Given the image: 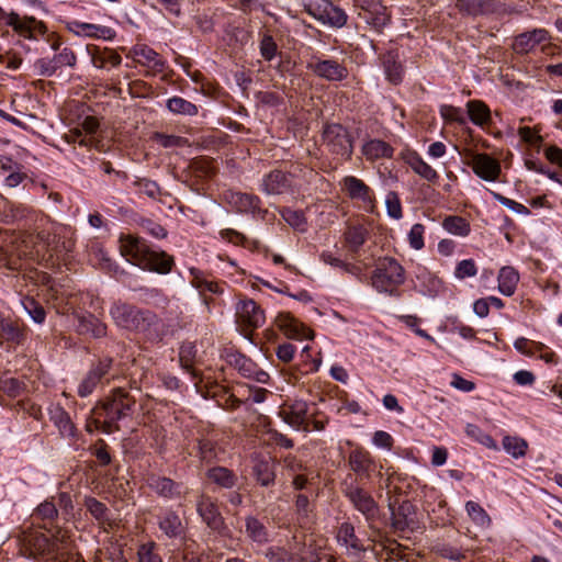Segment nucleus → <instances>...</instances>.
<instances>
[{
    "instance_id": "6e6d98bb",
    "label": "nucleus",
    "mask_w": 562,
    "mask_h": 562,
    "mask_svg": "<svg viewBox=\"0 0 562 562\" xmlns=\"http://www.w3.org/2000/svg\"><path fill=\"white\" fill-rule=\"evenodd\" d=\"M385 205L387 215L394 220H400L403 216L402 204L398 194L395 191H390L385 198Z\"/></svg>"
},
{
    "instance_id": "39448f33",
    "label": "nucleus",
    "mask_w": 562,
    "mask_h": 562,
    "mask_svg": "<svg viewBox=\"0 0 562 562\" xmlns=\"http://www.w3.org/2000/svg\"><path fill=\"white\" fill-rule=\"evenodd\" d=\"M405 282V270L392 257H383L376 261L371 276V284L378 292L398 295V288Z\"/></svg>"
},
{
    "instance_id": "c85d7f7f",
    "label": "nucleus",
    "mask_w": 562,
    "mask_h": 562,
    "mask_svg": "<svg viewBox=\"0 0 562 562\" xmlns=\"http://www.w3.org/2000/svg\"><path fill=\"white\" fill-rule=\"evenodd\" d=\"M348 464L357 476L368 479L373 467V460L367 450L358 448L349 453Z\"/></svg>"
},
{
    "instance_id": "4c0bfd02",
    "label": "nucleus",
    "mask_w": 562,
    "mask_h": 562,
    "mask_svg": "<svg viewBox=\"0 0 562 562\" xmlns=\"http://www.w3.org/2000/svg\"><path fill=\"white\" fill-rule=\"evenodd\" d=\"M497 281H498L499 292L503 295L510 296L516 291V288H517V284L519 281V274L512 267H503L499 270Z\"/></svg>"
},
{
    "instance_id": "7ed1b4c3",
    "label": "nucleus",
    "mask_w": 562,
    "mask_h": 562,
    "mask_svg": "<svg viewBox=\"0 0 562 562\" xmlns=\"http://www.w3.org/2000/svg\"><path fill=\"white\" fill-rule=\"evenodd\" d=\"M120 252L131 263L143 270L168 274L173 266L175 259L166 251L151 249L145 239L133 235L120 237Z\"/></svg>"
},
{
    "instance_id": "4d7b16f0",
    "label": "nucleus",
    "mask_w": 562,
    "mask_h": 562,
    "mask_svg": "<svg viewBox=\"0 0 562 562\" xmlns=\"http://www.w3.org/2000/svg\"><path fill=\"white\" fill-rule=\"evenodd\" d=\"M435 552L442 558L452 560V561H461L465 558L464 552L451 544L447 543H438L435 546Z\"/></svg>"
},
{
    "instance_id": "79ce46f5",
    "label": "nucleus",
    "mask_w": 562,
    "mask_h": 562,
    "mask_svg": "<svg viewBox=\"0 0 562 562\" xmlns=\"http://www.w3.org/2000/svg\"><path fill=\"white\" fill-rule=\"evenodd\" d=\"M167 109L173 114L179 115L194 116L198 114V106L181 97L168 99Z\"/></svg>"
},
{
    "instance_id": "a18cd8bd",
    "label": "nucleus",
    "mask_w": 562,
    "mask_h": 562,
    "mask_svg": "<svg viewBox=\"0 0 562 562\" xmlns=\"http://www.w3.org/2000/svg\"><path fill=\"white\" fill-rule=\"evenodd\" d=\"M465 509L473 522L480 527H490L492 520L485 509L476 502L469 501L465 504Z\"/></svg>"
},
{
    "instance_id": "13d9d810",
    "label": "nucleus",
    "mask_w": 562,
    "mask_h": 562,
    "mask_svg": "<svg viewBox=\"0 0 562 562\" xmlns=\"http://www.w3.org/2000/svg\"><path fill=\"white\" fill-rule=\"evenodd\" d=\"M259 48L261 57L267 61L272 60L278 52L277 43L269 34L262 36Z\"/></svg>"
},
{
    "instance_id": "f257e3e1",
    "label": "nucleus",
    "mask_w": 562,
    "mask_h": 562,
    "mask_svg": "<svg viewBox=\"0 0 562 562\" xmlns=\"http://www.w3.org/2000/svg\"><path fill=\"white\" fill-rule=\"evenodd\" d=\"M18 544L21 555L37 562H85L79 553L70 551L69 538L61 531L49 537L38 529H26Z\"/></svg>"
},
{
    "instance_id": "4468645a",
    "label": "nucleus",
    "mask_w": 562,
    "mask_h": 562,
    "mask_svg": "<svg viewBox=\"0 0 562 562\" xmlns=\"http://www.w3.org/2000/svg\"><path fill=\"white\" fill-rule=\"evenodd\" d=\"M195 506L198 515L211 530L221 531L224 528V518L215 498L202 493L198 496Z\"/></svg>"
},
{
    "instance_id": "8fccbe9b",
    "label": "nucleus",
    "mask_w": 562,
    "mask_h": 562,
    "mask_svg": "<svg viewBox=\"0 0 562 562\" xmlns=\"http://www.w3.org/2000/svg\"><path fill=\"white\" fill-rule=\"evenodd\" d=\"M0 334L5 340H10L16 344L21 342L24 337L23 331L20 329L16 323L4 319L0 322Z\"/></svg>"
},
{
    "instance_id": "f8f14e48",
    "label": "nucleus",
    "mask_w": 562,
    "mask_h": 562,
    "mask_svg": "<svg viewBox=\"0 0 562 562\" xmlns=\"http://www.w3.org/2000/svg\"><path fill=\"white\" fill-rule=\"evenodd\" d=\"M307 70L327 81H342L348 77V69L344 63L336 59H322L313 56L306 64Z\"/></svg>"
},
{
    "instance_id": "72a5a7b5",
    "label": "nucleus",
    "mask_w": 562,
    "mask_h": 562,
    "mask_svg": "<svg viewBox=\"0 0 562 562\" xmlns=\"http://www.w3.org/2000/svg\"><path fill=\"white\" fill-rule=\"evenodd\" d=\"M72 25L75 33L79 35L103 40H112L115 36V32L108 26L85 22H74Z\"/></svg>"
},
{
    "instance_id": "69168bd1",
    "label": "nucleus",
    "mask_w": 562,
    "mask_h": 562,
    "mask_svg": "<svg viewBox=\"0 0 562 562\" xmlns=\"http://www.w3.org/2000/svg\"><path fill=\"white\" fill-rule=\"evenodd\" d=\"M34 66L38 70V75L45 77H52L57 71L53 58H40L35 61Z\"/></svg>"
},
{
    "instance_id": "a878e982",
    "label": "nucleus",
    "mask_w": 562,
    "mask_h": 562,
    "mask_svg": "<svg viewBox=\"0 0 562 562\" xmlns=\"http://www.w3.org/2000/svg\"><path fill=\"white\" fill-rule=\"evenodd\" d=\"M244 533L248 540L258 546H265L270 541L268 527L255 515L245 517Z\"/></svg>"
},
{
    "instance_id": "1a4fd4ad",
    "label": "nucleus",
    "mask_w": 562,
    "mask_h": 562,
    "mask_svg": "<svg viewBox=\"0 0 562 562\" xmlns=\"http://www.w3.org/2000/svg\"><path fill=\"white\" fill-rule=\"evenodd\" d=\"M0 20H4L5 24L11 26L18 35L27 40H33L36 33L43 34L46 31L44 23L37 21L34 16H21L14 11L5 12L1 7Z\"/></svg>"
},
{
    "instance_id": "f704fd0d",
    "label": "nucleus",
    "mask_w": 562,
    "mask_h": 562,
    "mask_svg": "<svg viewBox=\"0 0 562 562\" xmlns=\"http://www.w3.org/2000/svg\"><path fill=\"white\" fill-rule=\"evenodd\" d=\"M468 115L471 122L480 127L491 123V110L481 100H471L467 103Z\"/></svg>"
},
{
    "instance_id": "9d476101",
    "label": "nucleus",
    "mask_w": 562,
    "mask_h": 562,
    "mask_svg": "<svg viewBox=\"0 0 562 562\" xmlns=\"http://www.w3.org/2000/svg\"><path fill=\"white\" fill-rule=\"evenodd\" d=\"M341 190L353 201H360L368 212H373L376 201L373 190L361 179L355 176H346L340 181Z\"/></svg>"
},
{
    "instance_id": "473e14b6",
    "label": "nucleus",
    "mask_w": 562,
    "mask_h": 562,
    "mask_svg": "<svg viewBox=\"0 0 562 562\" xmlns=\"http://www.w3.org/2000/svg\"><path fill=\"white\" fill-rule=\"evenodd\" d=\"M406 164L415 173L429 182H436L439 178L437 171L428 165L417 153H409L405 158Z\"/></svg>"
},
{
    "instance_id": "bf43d9fd",
    "label": "nucleus",
    "mask_w": 562,
    "mask_h": 562,
    "mask_svg": "<svg viewBox=\"0 0 562 562\" xmlns=\"http://www.w3.org/2000/svg\"><path fill=\"white\" fill-rule=\"evenodd\" d=\"M477 267L473 259H464L461 260L454 270V276L457 279L463 280L465 278H471L476 276Z\"/></svg>"
},
{
    "instance_id": "c03bdc74",
    "label": "nucleus",
    "mask_w": 562,
    "mask_h": 562,
    "mask_svg": "<svg viewBox=\"0 0 562 562\" xmlns=\"http://www.w3.org/2000/svg\"><path fill=\"white\" fill-rule=\"evenodd\" d=\"M91 59L93 66L98 68H103L106 64L116 67L122 61L121 56L114 50L105 49L104 52L100 53L97 47H93V52H91Z\"/></svg>"
},
{
    "instance_id": "0eeeda50",
    "label": "nucleus",
    "mask_w": 562,
    "mask_h": 562,
    "mask_svg": "<svg viewBox=\"0 0 562 562\" xmlns=\"http://www.w3.org/2000/svg\"><path fill=\"white\" fill-rule=\"evenodd\" d=\"M304 11L321 23L334 29L344 27L348 21L345 10L330 0H308L304 3Z\"/></svg>"
},
{
    "instance_id": "4be33fe9",
    "label": "nucleus",
    "mask_w": 562,
    "mask_h": 562,
    "mask_svg": "<svg viewBox=\"0 0 562 562\" xmlns=\"http://www.w3.org/2000/svg\"><path fill=\"white\" fill-rule=\"evenodd\" d=\"M416 525L415 507L411 502H403L392 509V527L396 531H413Z\"/></svg>"
},
{
    "instance_id": "3c124183",
    "label": "nucleus",
    "mask_w": 562,
    "mask_h": 562,
    "mask_svg": "<svg viewBox=\"0 0 562 562\" xmlns=\"http://www.w3.org/2000/svg\"><path fill=\"white\" fill-rule=\"evenodd\" d=\"M22 304L27 312V314L32 317V319L37 324H43L46 318V312L44 307L35 301L33 297H25L22 301Z\"/></svg>"
},
{
    "instance_id": "393cba45",
    "label": "nucleus",
    "mask_w": 562,
    "mask_h": 562,
    "mask_svg": "<svg viewBox=\"0 0 562 562\" xmlns=\"http://www.w3.org/2000/svg\"><path fill=\"white\" fill-rule=\"evenodd\" d=\"M551 38L550 33L544 29H535L521 33L515 37L513 47L518 54H526L532 50L538 44Z\"/></svg>"
},
{
    "instance_id": "338daca9",
    "label": "nucleus",
    "mask_w": 562,
    "mask_h": 562,
    "mask_svg": "<svg viewBox=\"0 0 562 562\" xmlns=\"http://www.w3.org/2000/svg\"><path fill=\"white\" fill-rule=\"evenodd\" d=\"M140 225L146 233L150 234L155 238H165L167 236V231L160 224L155 223L151 220H144Z\"/></svg>"
},
{
    "instance_id": "ddd939ff",
    "label": "nucleus",
    "mask_w": 562,
    "mask_h": 562,
    "mask_svg": "<svg viewBox=\"0 0 562 562\" xmlns=\"http://www.w3.org/2000/svg\"><path fill=\"white\" fill-rule=\"evenodd\" d=\"M147 485L158 496L170 501L184 499L189 494V488L182 482L167 476L151 474L147 479Z\"/></svg>"
},
{
    "instance_id": "f3484780",
    "label": "nucleus",
    "mask_w": 562,
    "mask_h": 562,
    "mask_svg": "<svg viewBox=\"0 0 562 562\" xmlns=\"http://www.w3.org/2000/svg\"><path fill=\"white\" fill-rule=\"evenodd\" d=\"M134 60L146 67L151 75L160 74L164 71L166 61L164 58L151 47L145 44H137L131 49Z\"/></svg>"
},
{
    "instance_id": "423d86ee",
    "label": "nucleus",
    "mask_w": 562,
    "mask_h": 562,
    "mask_svg": "<svg viewBox=\"0 0 562 562\" xmlns=\"http://www.w3.org/2000/svg\"><path fill=\"white\" fill-rule=\"evenodd\" d=\"M116 376L114 360L111 357H102L92 361L88 372L78 385L77 393L80 397H87L101 384H109Z\"/></svg>"
},
{
    "instance_id": "2f4dec72",
    "label": "nucleus",
    "mask_w": 562,
    "mask_h": 562,
    "mask_svg": "<svg viewBox=\"0 0 562 562\" xmlns=\"http://www.w3.org/2000/svg\"><path fill=\"white\" fill-rule=\"evenodd\" d=\"M207 480L222 488H233L238 481L237 475L228 468L213 467L205 473Z\"/></svg>"
},
{
    "instance_id": "0e129e2a",
    "label": "nucleus",
    "mask_w": 562,
    "mask_h": 562,
    "mask_svg": "<svg viewBox=\"0 0 562 562\" xmlns=\"http://www.w3.org/2000/svg\"><path fill=\"white\" fill-rule=\"evenodd\" d=\"M372 441L376 447L387 449V450H391L394 445L393 437L384 430L375 431L373 434Z\"/></svg>"
},
{
    "instance_id": "a211bd4d",
    "label": "nucleus",
    "mask_w": 562,
    "mask_h": 562,
    "mask_svg": "<svg viewBox=\"0 0 562 562\" xmlns=\"http://www.w3.org/2000/svg\"><path fill=\"white\" fill-rule=\"evenodd\" d=\"M274 322L278 328L289 338H313V331L290 313H279Z\"/></svg>"
},
{
    "instance_id": "774afa93",
    "label": "nucleus",
    "mask_w": 562,
    "mask_h": 562,
    "mask_svg": "<svg viewBox=\"0 0 562 562\" xmlns=\"http://www.w3.org/2000/svg\"><path fill=\"white\" fill-rule=\"evenodd\" d=\"M257 98L262 104L268 106H278L283 102V98L272 91H260Z\"/></svg>"
},
{
    "instance_id": "bb28decb",
    "label": "nucleus",
    "mask_w": 562,
    "mask_h": 562,
    "mask_svg": "<svg viewBox=\"0 0 562 562\" xmlns=\"http://www.w3.org/2000/svg\"><path fill=\"white\" fill-rule=\"evenodd\" d=\"M386 79L393 85H400L403 81L405 69L400 60L397 49H390L381 56Z\"/></svg>"
},
{
    "instance_id": "680f3d73",
    "label": "nucleus",
    "mask_w": 562,
    "mask_h": 562,
    "mask_svg": "<svg viewBox=\"0 0 562 562\" xmlns=\"http://www.w3.org/2000/svg\"><path fill=\"white\" fill-rule=\"evenodd\" d=\"M440 114L446 121L456 122L460 125L465 124V117L460 108L453 105H441Z\"/></svg>"
},
{
    "instance_id": "e2e57ef3",
    "label": "nucleus",
    "mask_w": 562,
    "mask_h": 562,
    "mask_svg": "<svg viewBox=\"0 0 562 562\" xmlns=\"http://www.w3.org/2000/svg\"><path fill=\"white\" fill-rule=\"evenodd\" d=\"M58 512L53 502L45 501L35 510V516L43 520H52L57 516Z\"/></svg>"
},
{
    "instance_id": "ea45409f",
    "label": "nucleus",
    "mask_w": 562,
    "mask_h": 562,
    "mask_svg": "<svg viewBox=\"0 0 562 562\" xmlns=\"http://www.w3.org/2000/svg\"><path fill=\"white\" fill-rule=\"evenodd\" d=\"M363 19L378 32H381L390 23L391 16L387 8L378 2L369 13L363 15Z\"/></svg>"
},
{
    "instance_id": "6e6552de",
    "label": "nucleus",
    "mask_w": 562,
    "mask_h": 562,
    "mask_svg": "<svg viewBox=\"0 0 562 562\" xmlns=\"http://www.w3.org/2000/svg\"><path fill=\"white\" fill-rule=\"evenodd\" d=\"M322 140L333 155L350 159L353 151L352 139L348 130L341 124H326L323 128Z\"/></svg>"
},
{
    "instance_id": "5fc2aeb1",
    "label": "nucleus",
    "mask_w": 562,
    "mask_h": 562,
    "mask_svg": "<svg viewBox=\"0 0 562 562\" xmlns=\"http://www.w3.org/2000/svg\"><path fill=\"white\" fill-rule=\"evenodd\" d=\"M155 549L156 543L153 541L140 544L137 550V562H162Z\"/></svg>"
},
{
    "instance_id": "e433bc0d",
    "label": "nucleus",
    "mask_w": 562,
    "mask_h": 562,
    "mask_svg": "<svg viewBox=\"0 0 562 562\" xmlns=\"http://www.w3.org/2000/svg\"><path fill=\"white\" fill-rule=\"evenodd\" d=\"M252 474L261 486H271L276 481V465L268 460H258L252 468Z\"/></svg>"
},
{
    "instance_id": "7c9ffc66",
    "label": "nucleus",
    "mask_w": 562,
    "mask_h": 562,
    "mask_svg": "<svg viewBox=\"0 0 562 562\" xmlns=\"http://www.w3.org/2000/svg\"><path fill=\"white\" fill-rule=\"evenodd\" d=\"M50 409V420L58 428L60 435L66 438H72L76 435V427L70 419L69 414L60 406L54 405Z\"/></svg>"
},
{
    "instance_id": "c9c22d12",
    "label": "nucleus",
    "mask_w": 562,
    "mask_h": 562,
    "mask_svg": "<svg viewBox=\"0 0 562 562\" xmlns=\"http://www.w3.org/2000/svg\"><path fill=\"white\" fill-rule=\"evenodd\" d=\"M393 147L384 140L371 139L362 147V154L368 160H376L380 158H392Z\"/></svg>"
},
{
    "instance_id": "5701e85b",
    "label": "nucleus",
    "mask_w": 562,
    "mask_h": 562,
    "mask_svg": "<svg viewBox=\"0 0 562 562\" xmlns=\"http://www.w3.org/2000/svg\"><path fill=\"white\" fill-rule=\"evenodd\" d=\"M75 318L77 321L76 331L79 335L90 336L92 338H102L106 336V325L95 315L91 313H83L77 314Z\"/></svg>"
},
{
    "instance_id": "a19ab883",
    "label": "nucleus",
    "mask_w": 562,
    "mask_h": 562,
    "mask_svg": "<svg viewBox=\"0 0 562 562\" xmlns=\"http://www.w3.org/2000/svg\"><path fill=\"white\" fill-rule=\"evenodd\" d=\"M504 450L515 459L526 456L528 442L517 436H505L502 441Z\"/></svg>"
},
{
    "instance_id": "aec40b11",
    "label": "nucleus",
    "mask_w": 562,
    "mask_h": 562,
    "mask_svg": "<svg viewBox=\"0 0 562 562\" xmlns=\"http://www.w3.org/2000/svg\"><path fill=\"white\" fill-rule=\"evenodd\" d=\"M223 199L238 213H255L259 210L260 199L255 194L226 190Z\"/></svg>"
},
{
    "instance_id": "cd10ccee",
    "label": "nucleus",
    "mask_w": 562,
    "mask_h": 562,
    "mask_svg": "<svg viewBox=\"0 0 562 562\" xmlns=\"http://www.w3.org/2000/svg\"><path fill=\"white\" fill-rule=\"evenodd\" d=\"M336 540L339 546L347 549L349 554L366 551V548L363 547L361 540L357 537L355 527L351 522L345 521L338 527L336 532Z\"/></svg>"
},
{
    "instance_id": "49530a36",
    "label": "nucleus",
    "mask_w": 562,
    "mask_h": 562,
    "mask_svg": "<svg viewBox=\"0 0 562 562\" xmlns=\"http://www.w3.org/2000/svg\"><path fill=\"white\" fill-rule=\"evenodd\" d=\"M346 243L353 252L358 251L367 240V231L362 226H352L345 233Z\"/></svg>"
},
{
    "instance_id": "412c9836",
    "label": "nucleus",
    "mask_w": 562,
    "mask_h": 562,
    "mask_svg": "<svg viewBox=\"0 0 562 562\" xmlns=\"http://www.w3.org/2000/svg\"><path fill=\"white\" fill-rule=\"evenodd\" d=\"M471 167L473 172L485 181H495L501 173L499 162L487 154H475Z\"/></svg>"
},
{
    "instance_id": "9b49d317",
    "label": "nucleus",
    "mask_w": 562,
    "mask_h": 562,
    "mask_svg": "<svg viewBox=\"0 0 562 562\" xmlns=\"http://www.w3.org/2000/svg\"><path fill=\"white\" fill-rule=\"evenodd\" d=\"M344 494L353 508L364 516L367 521H372L378 517L379 505L368 491L358 485L349 484L344 490Z\"/></svg>"
},
{
    "instance_id": "6ab92c4d",
    "label": "nucleus",
    "mask_w": 562,
    "mask_h": 562,
    "mask_svg": "<svg viewBox=\"0 0 562 562\" xmlns=\"http://www.w3.org/2000/svg\"><path fill=\"white\" fill-rule=\"evenodd\" d=\"M159 530L169 539L186 537L187 528L177 512L167 509L157 516Z\"/></svg>"
},
{
    "instance_id": "f03ea898",
    "label": "nucleus",
    "mask_w": 562,
    "mask_h": 562,
    "mask_svg": "<svg viewBox=\"0 0 562 562\" xmlns=\"http://www.w3.org/2000/svg\"><path fill=\"white\" fill-rule=\"evenodd\" d=\"M136 400L128 391L113 389L92 411L95 428L108 435L119 431V422L132 416Z\"/></svg>"
},
{
    "instance_id": "603ef678",
    "label": "nucleus",
    "mask_w": 562,
    "mask_h": 562,
    "mask_svg": "<svg viewBox=\"0 0 562 562\" xmlns=\"http://www.w3.org/2000/svg\"><path fill=\"white\" fill-rule=\"evenodd\" d=\"M53 61L56 70L66 66L74 68L77 64V56L71 48L64 47L58 54L54 55Z\"/></svg>"
},
{
    "instance_id": "c756f323",
    "label": "nucleus",
    "mask_w": 562,
    "mask_h": 562,
    "mask_svg": "<svg viewBox=\"0 0 562 562\" xmlns=\"http://www.w3.org/2000/svg\"><path fill=\"white\" fill-rule=\"evenodd\" d=\"M456 8L463 15L477 16L495 11L494 0H457Z\"/></svg>"
},
{
    "instance_id": "de8ad7c7",
    "label": "nucleus",
    "mask_w": 562,
    "mask_h": 562,
    "mask_svg": "<svg viewBox=\"0 0 562 562\" xmlns=\"http://www.w3.org/2000/svg\"><path fill=\"white\" fill-rule=\"evenodd\" d=\"M151 138L164 148L184 147L189 145L188 138L178 135H168L156 132L153 134Z\"/></svg>"
},
{
    "instance_id": "58836bf2",
    "label": "nucleus",
    "mask_w": 562,
    "mask_h": 562,
    "mask_svg": "<svg viewBox=\"0 0 562 562\" xmlns=\"http://www.w3.org/2000/svg\"><path fill=\"white\" fill-rule=\"evenodd\" d=\"M265 558L268 562H308L306 558L297 557L280 546L269 547L265 551ZM310 562H316V560H310Z\"/></svg>"
},
{
    "instance_id": "b1692460",
    "label": "nucleus",
    "mask_w": 562,
    "mask_h": 562,
    "mask_svg": "<svg viewBox=\"0 0 562 562\" xmlns=\"http://www.w3.org/2000/svg\"><path fill=\"white\" fill-rule=\"evenodd\" d=\"M291 175L277 169L263 177L261 189L267 194H283L291 189Z\"/></svg>"
},
{
    "instance_id": "37998d69",
    "label": "nucleus",
    "mask_w": 562,
    "mask_h": 562,
    "mask_svg": "<svg viewBox=\"0 0 562 562\" xmlns=\"http://www.w3.org/2000/svg\"><path fill=\"white\" fill-rule=\"evenodd\" d=\"M442 226L448 233L462 237L468 236L471 231L469 222L457 215L446 217Z\"/></svg>"
},
{
    "instance_id": "09e8293b",
    "label": "nucleus",
    "mask_w": 562,
    "mask_h": 562,
    "mask_svg": "<svg viewBox=\"0 0 562 562\" xmlns=\"http://www.w3.org/2000/svg\"><path fill=\"white\" fill-rule=\"evenodd\" d=\"M85 506L87 510L100 522H105L109 520V510L105 504L98 501L94 497H87L85 499Z\"/></svg>"
},
{
    "instance_id": "052dcab7",
    "label": "nucleus",
    "mask_w": 562,
    "mask_h": 562,
    "mask_svg": "<svg viewBox=\"0 0 562 562\" xmlns=\"http://www.w3.org/2000/svg\"><path fill=\"white\" fill-rule=\"evenodd\" d=\"M425 226L420 223L414 224L408 233L409 246L415 250L424 247Z\"/></svg>"
},
{
    "instance_id": "20e7f679",
    "label": "nucleus",
    "mask_w": 562,
    "mask_h": 562,
    "mask_svg": "<svg viewBox=\"0 0 562 562\" xmlns=\"http://www.w3.org/2000/svg\"><path fill=\"white\" fill-rule=\"evenodd\" d=\"M113 323L121 329L144 334L149 339L159 338V317L151 311L123 301H116L110 308Z\"/></svg>"
},
{
    "instance_id": "dca6fc26",
    "label": "nucleus",
    "mask_w": 562,
    "mask_h": 562,
    "mask_svg": "<svg viewBox=\"0 0 562 562\" xmlns=\"http://www.w3.org/2000/svg\"><path fill=\"white\" fill-rule=\"evenodd\" d=\"M237 322L245 329H256L265 324L263 310L251 299L240 301L236 307Z\"/></svg>"
},
{
    "instance_id": "864d4df0",
    "label": "nucleus",
    "mask_w": 562,
    "mask_h": 562,
    "mask_svg": "<svg viewBox=\"0 0 562 562\" xmlns=\"http://www.w3.org/2000/svg\"><path fill=\"white\" fill-rule=\"evenodd\" d=\"M281 215L283 220L299 231H305L306 227V220L302 211L299 210H292V209H284L281 212Z\"/></svg>"
},
{
    "instance_id": "2eb2a0df",
    "label": "nucleus",
    "mask_w": 562,
    "mask_h": 562,
    "mask_svg": "<svg viewBox=\"0 0 562 562\" xmlns=\"http://www.w3.org/2000/svg\"><path fill=\"white\" fill-rule=\"evenodd\" d=\"M308 404L303 400H294L284 403L279 411V416L284 423L295 429L311 431L307 423Z\"/></svg>"
}]
</instances>
